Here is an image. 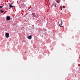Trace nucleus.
I'll list each match as a JSON object with an SVG mask.
<instances>
[{
    "instance_id": "f257e3e1",
    "label": "nucleus",
    "mask_w": 80,
    "mask_h": 80,
    "mask_svg": "<svg viewBox=\"0 0 80 80\" xmlns=\"http://www.w3.org/2000/svg\"><path fill=\"white\" fill-rule=\"evenodd\" d=\"M58 23L59 25L61 27H63V26H62V24H63V22H62V19L60 20V21H59V22H58Z\"/></svg>"
},
{
    "instance_id": "20e7f679",
    "label": "nucleus",
    "mask_w": 80,
    "mask_h": 80,
    "mask_svg": "<svg viewBox=\"0 0 80 80\" xmlns=\"http://www.w3.org/2000/svg\"><path fill=\"white\" fill-rule=\"evenodd\" d=\"M32 36L31 35L29 36L28 37H27V38H28V39H31V38H32Z\"/></svg>"
},
{
    "instance_id": "f03ea898",
    "label": "nucleus",
    "mask_w": 80,
    "mask_h": 80,
    "mask_svg": "<svg viewBox=\"0 0 80 80\" xmlns=\"http://www.w3.org/2000/svg\"><path fill=\"white\" fill-rule=\"evenodd\" d=\"M5 35L6 36V38H8V37H9V36H10V35L8 33H6L5 34Z\"/></svg>"
},
{
    "instance_id": "0eeeda50",
    "label": "nucleus",
    "mask_w": 80,
    "mask_h": 80,
    "mask_svg": "<svg viewBox=\"0 0 80 80\" xmlns=\"http://www.w3.org/2000/svg\"><path fill=\"white\" fill-rule=\"evenodd\" d=\"M0 12L1 13H3V12H4V11H3V10H1Z\"/></svg>"
},
{
    "instance_id": "9b49d317",
    "label": "nucleus",
    "mask_w": 80,
    "mask_h": 80,
    "mask_svg": "<svg viewBox=\"0 0 80 80\" xmlns=\"http://www.w3.org/2000/svg\"><path fill=\"white\" fill-rule=\"evenodd\" d=\"M61 10H62V9H61Z\"/></svg>"
},
{
    "instance_id": "1a4fd4ad",
    "label": "nucleus",
    "mask_w": 80,
    "mask_h": 80,
    "mask_svg": "<svg viewBox=\"0 0 80 80\" xmlns=\"http://www.w3.org/2000/svg\"><path fill=\"white\" fill-rule=\"evenodd\" d=\"M2 7H3V6H0V8H2Z\"/></svg>"
},
{
    "instance_id": "39448f33",
    "label": "nucleus",
    "mask_w": 80,
    "mask_h": 80,
    "mask_svg": "<svg viewBox=\"0 0 80 80\" xmlns=\"http://www.w3.org/2000/svg\"><path fill=\"white\" fill-rule=\"evenodd\" d=\"M9 7L10 8H12V7H13V6H12V4H10Z\"/></svg>"
},
{
    "instance_id": "9d476101",
    "label": "nucleus",
    "mask_w": 80,
    "mask_h": 80,
    "mask_svg": "<svg viewBox=\"0 0 80 80\" xmlns=\"http://www.w3.org/2000/svg\"><path fill=\"white\" fill-rule=\"evenodd\" d=\"M65 7V6H63L62 8H64Z\"/></svg>"
},
{
    "instance_id": "423d86ee",
    "label": "nucleus",
    "mask_w": 80,
    "mask_h": 80,
    "mask_svg": "<svg viewBox=\"0 0 80 80\" xmlns=\"http://www.w3.org/2000/svg\"><path fill=\"white\" fill-rule=\"evenodd\" d=\"M33 16L34 17H36V15H35V14L34 13H33L32 14Z\"/></svg>"
},
{
    "instance_id": "6e6552de",
    "label": "nucleus",
    "mask_w": 80,
    "mask_h": 80,
    "mask_svg": "<svg viewBox=\"0 0 80 80\" xmlns=\"http://www.w3.org/2000/svg\"><path fill=\"white\" fill-rule=\"evenodd\" d=\"M56 2L57 3H59V2H58V0H56Z\"/></svg>"
},
{
    "instance_id": "7ed1b4c3",
    "label": "nucleus",
    "mask_w": 80,
    "mask_h": 80,
    "mask_svg": "<svg viewBox=\"0 0 80 80\" xmlns=\"http://www.w3.org/2000/svg\"><path fill=\"white\" fill-rule=\"evenodd\" d=\"M11 19L10 17L9 16H7L6 19L7 20H10Z\"/></svg>"
}]
</instances>
